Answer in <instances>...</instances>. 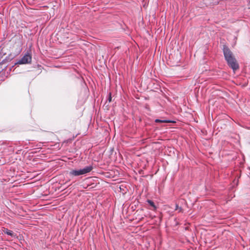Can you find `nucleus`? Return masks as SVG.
I'll return each mask as SVG.
<instances>
[{"instance_id":"nucleus-4","label":"nucleus","mask_w":250,"mask_h":250,"mask_svg":"<svg viewBox=\"0 0 250 250\" xmlns=\"http://www.w3.org/2000/svg\"><path fill=\"white\" fill-rule=\"evenodd\" d=\"M32 57L29 54H25L19 61V64H26L29 63L31 62Z\"/></svg>"},{"instance_id":"nucleus-1","label":"nucleus","mask_w":250,"mask_h":250,"mask_svg":"<svg viewBox=\"0 0 250 250\" xmlns=\"http://www.w3.org/2000/svg\"><path fill=\"white\" fill-rule=\"evenodd\" d=\"M93 169L91 166H87L82 169H72L69 172V175L72 176H78L90 172Z\"/></svg>"},{"instance_id":"nucleus-2","label":"nucleus","mask_w":250,"mask_h":250,"mask_svg":"<svg viewBox=\"0 0 250 250\" xmlns=\"http://www.w3.org/2000/svg\"><path fill=\"white\" fill-rule=\"evenodd\" d=\"M223 53L226 61L234 58L232 52L227 46L225 45H224L223 47Z\"/></svg>"},{"instance_id":"nucleus-3","label":"nucleus","mask_w":250,"mask_h":250,"mask_svg":"<svg viewBox=\"0 0 250 250\" xmlns=\"http://www.w3.org/2000/svg\"><path fill=\"white\" fill-rule=\"evenodd\" d=\"M227 62L229 66L234 71L239 68L238 63L237 62L235 58L231 59L229 60Z\"/></svg>"},{"instance_id":"nucleus-6","label":"nucleus","mask_w":250,"mask_h":250,"mask_svg":"<svg viewBox=\"0 0 250 250\" xmlns=\"http://www.w3.org/2000/svg\"><path fill=\"white\" fill-rule=\"evenodd\" d=\"M147 202L154 208V209H155L156 208L154 205V203H153V201L148 200H147Z\"/></svg>"},{"instance_id":"nucleus-9","label":"nucleus","mask_w":250,"mask_h":250,"mask_svg":"<svg viewBox=\"0 0 250 250\" xmlns=\"http://www.w3.org/2000/svg\"><path fill=\"white\" fill-rule=\"evenodd\" d=\"M109 102H110L111 101V97L110 95L109 97L108 98Z\"/></svg>"},{"instance_id":"nucleus-8","label":"nucleus","mask_w":250,"mask_h":250,"mask_svg":"<svg viewBox=\"0 0 250 250\" xmlns=\"http://www.w3.org/2000/svg\"><path fill=\"white\" fill-rule=\"evenodd\" d=\"M176 209H179V211H181V210H182V208H179L178 206L177 205H176Z\"/></svg>"},{"instance_id":"nucleus-5","label":"nucleus","mask_w":250,"mask_h":250,"mask_svg":"<svg viewBox=\"0 0 250 250\" xmlns=\"http://www.w3.org/2000/svg\"><path fill=\"white\" fill-rule=\"evenodd\" d=\"M155 122L156 123H171V121L170 120H160V119H156Z\"/></svg>"},{"instance_id":"nucleus-7","label":"nucleus","mask_w":250,"mask_h":250,"mask_svg":"<svg viewBox=\"0 0 250 250\" xmlns=\"http://www.w3.org/2000/svg\"><path fill=\"white\" fill-rule=\"evenodd\" d=\"M4 232L5 233H6L7 234L9 235H10V236H12L13 235V232L11 230H9L7 229H6L5 231H4Z\"/></svg>"}]
</instances>
